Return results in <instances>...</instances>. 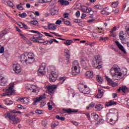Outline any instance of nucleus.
Listing matches in <instances>:
<instances>
[{"label": "nucleus", "instance_id": "1", "mask_svg": "<svg viewBox=\"0 0 129 129\" xmlns=\"http://www.w3.org/2000/svg\"><path fill=\"white\" fill-rule=\"evenodd\" d=\"M110 74L114 80H120L127 74V70L126 68L121 69L118 67H112L110 70Z\"/></svg>", "mask_w": 129, "mask_h": 129}, {"label": "nucleus", "instance_id": "2", "mask_svg": "<svg viewBox=\"0 0 129 129\" xmlns=\"http://www.w3.org/2000/svg\"><path fill=\"white\" fill-rule=\"evenodd\" d=\"M116 113H117V110L115 109H111L110 110L109 113L107 114V121L109 122L111 124H114L115 121L117 120V116H116Z\"/></svg>", "mask_w": 129, "mask_h": 129}, {"label": "nucleus", "instance_id": "3", "mask_svg": "<svg viewBox=\"0 0 129 129\" xmlns=\"http://www.w3.org/2000/svg\"><path fill=\"white\" fill-rule=\"evenodd\" d=\"M14 87H15L14 83L9 84L5 89H3L4 93L1 94V96H12V95H14L15 93Z\"/></svg>", "mask_w": 129, "mask_h": 129}, {"label": "nucleus", "instance_id": "4", "mask_svg": "<svg viewBox=\"0 0 129 129\" xmlns=\"http://www.w3.org/2000/svg\"><path fill=\"white\" fill-rule=\"evenodd\" d=\"M72 75L75 76L78 75L80 73V64L77 60H74L73 62V67L72 68Z\"/></svg>", "mask_w": 129, "mask_h": 129}, {"label": "nucleus", "instance_id": "5", "mask_svg": "<svg viewBox=\"0 0 129 129\" xmlns=\"http://www.w3.org/2000/svg\"><path fill=\"white\" fill-rule=\"evenodd\" d=\"M101 62V59H100L99 55H96L93 59L92 64L94 68H96L97 69H100V68L102 67V66L100 64Z\"/></svg>", "mask_w": 129, "mask_h": 129}, {"label": "nucleus", "instance_id": "6", "mask_svg": "<svg viewBox=\"0 0 129 129\" xmlns=\"http://www.w3.org/2000/svg\"><path fill=\"white\" fill-rule=\"evenodd\" d=\"M4 116H5L6 118L9 117V118L11 120V121H13L12 123L14 124L18 123L20 121L19 118L17 117L15 114H13L11 112H8L7 114H5Z\"/></svg>", "mask_w": 129, "mask_h": 129}, {"label": "nucleus", "instance_id": "7", "mask_svg": "<svg viewBox=\"0 0 129 129\" xmlns=\"http://www.w3.org/2000/svg\"><path fill=\"white\" fill-rule=\"evenodd\" d=\"M79 90L80 92L84 94H89V93H90V89L89 88L83 84H79Z\"/></svg>", "mask_w": 129, "mask_h": 129}, {"label": "nucleus", "instance_id": "8", "mask_svg": "<svg viewBox=\"0 0 129 129\" xmlns=\"http://www.w3.org/2000/svg\"><path fill=\"white\" fill-rule=\"evenodd\" d=\"M57 77L58 73L55 71H51L48 75L50 82H55Z\"/></svg>", "mask_w": 129, "mask_h": 129}, {"label": "nucleus", "instance_id": "9", "mask_svg": "<svg viewBox=\"0 0 129 129\" xmlns=\"http://www.w3.org/2000/svg\"><path fill=\"white\" fill-rule=\"evenodd\" d=\"M20 61L21 63H22V65L24 66H27V65H29V64H32V63H34V61H35V57H29V58H25L24 59H20Z\"/></svg>", "mask_w": 129, "mask_h": 129}, {"label": "nucleus", "instance_id": "10", "mask_svg": "<svg viewBox=\"0 0 129 129\" xmlns=\"http://www.w3.org/2000/svg\"><path fill=\"white\" fill-rule=\"evenodd\" d=\"M38 75H45L46 73V63H42L38 70Z\"/></svg>", "mask_w": 129, "mask_h": 129}, {"label": "nucleus", "instance_id": "11", "mask_svg": "<svg viewBox=\"0 0 129 129\" xmlns=\"http://www.w3.org/2000/svg\"><path fill=\"white\" fill-rule=\"evenodd\" d=\"M13 68L14 71L17 74L21 73L22 71V68L21 67V65L17 62L13 64Z\"/></svg>", "mask_w": 129, "mask_h": 129}, {"label": "nucleus", "instance_id": "12", "mask_svg": "<svg viewBox=\"0 0 129 129\" xmlns=\"http://www.w3.org/2000/svg\"><path fill=\"white\" fill-rule=\"evenodd\" d=\"M43 38V34L41 33H38L37 34L34 35L31 38V41L33 42H35V43H37L38 40L42 39Z\"/></svg>", "mask_w": 129, "mask_h": 129}, {"label": "nucleus", "instance_id": "13", "mask_svg": "<svg viewBox=\"0 0 129 129\" xmlns=\"http://www.w3.org/2000/svg\"><path fill=\"white\" fill-rule=\"evenodd\" d=\"M32 57H34V54L32 53H28L25 52L24 54H22L20 56V59H22V60H25V59L31 58Z\"/></svg>", "mask_w": 129, "mask_h": 129}, {"label": "nucleus", "instance_id": "14", "mask_svg": "<svg viewBox=\"0 0 129 129\" xmlns=\"http://www.w3.org/2000/svg\"><path fill=\"white\" fill-rule=\"evenodd\" d=\"M47 89L48 91V93L50 94V95H53L54 94V90L58 87L57 86H55V85H51V86H48L47 87Z\"/></svg>", "mask_w": 129, "mask_h": 129}, {"label": "nucleus", "instance_id": "15", "mask_svg": "<svg viewBox=\"0 0 129 129\" xmlns=\"http://www.w3.org/2000/svg\"><path fill=\"white\" fill-rule=\"evenodd\" d=\"M115 44L117 46L118 48H119V50L122 51L124 53V54H126V51H125V49H124V47H123V46L118 42V41H115Z\"/></svg>", "mask_w": 129, "mask_h": 129}, {"label": "nucleus", "instance_id": "16", "mask_svg": "<svg viewBox=\"0 0 129 129\" xmlns=\"http://www.w3.org/2000/svg\"><path fill=\"white\" fill-rule=\"evenodd\" d=\"M81 11L83 12V13H90L92 12V9L90 7H87L86 6H83L81 8Z\"/></svg>", "mask_w": 129, "mask_h": 129}, {"label": "nucleus", "instance_id": "17", "mask_svg": "<svg viewBox=\"0 0 129 129\" xmlns=\"http://www.w3.org/2000/svg\"><path fill=\"white\" fill-rule=\"evenodd\" d=\"M46 99V96L44 95H40L39 97H36L34 98V104L37 103V102H40L41 100H45Z\"/></svg>", "mask_w": 129, "mask_h": 129}, {"label": "nucleus", "instance_id": "18", "mask_svg": "<svg viewBox=\"0 0 129 129\" xmlns=\"http://www.w3.org/2000/svg\"><path fill=\"white\" fill-rule=\"evenodd\" d=\"M3 74L0 73V85L5 86L7 84V79L2 76Z\"/></svg>", "mask_w": 129, "mask_h": 129}, {"label": "nucleus", "instance_id": "19", "mask_svg": "<svg viewBox=\"0 0 129 129\" xmlns=\"http://www.w3.org/2000/svg\"><path fill=\"white\" fill-rule=\"evenodd\" d=\"M62 110H63V111H65V112H66L67 113H72L74 112H78V109H72L71 108H69V109L63 108Z\"/></svg>", "mask_w": 129, "mask_h": 129}, {"label": "nucleus", "instance_id": "20", "mask_svg": "<svg viewBox=\"0 0 129 129\" xmlns=\"http://www.w3.org/2000/svg\"><path fill=\"white\" fill-rule=\"evenodd\" d=\"M106 79L110 85H112L113 87H115V86H117V83H114V82H113L112 80H111V79L107 77V76H106Z\"/></svg>", "mask_w": 129, "mask_h": 129}, {"label": "nucleus", "instance_id": "21", "mask_svg": "<svg viewBox=\"0 0 129 129\" xmlns=\"http://www.w3.org/2000/svg\"><path fill=\"white\" fill-rule=\"evenodd\" d=\"M47 29L48 30H52L53 31L56 30L57 29V26L55 25V24L53 23H49L48 24Z\"/></svg>", "mask_w": 129, "mask_h": 129}, {"label": "nucleus", "instance_id": "22", "mask_svg": "<svg viewBox=\"0 0 129 129\" xmlns=\"http://www.w3.org/2000/svg\"><path fill=\"white\" fill-rule=\"evenodd\" d=\"M21 102H23L24 104H29L30 103V99L29 98H27L26 97L20 98Z\"/></svg>", "mask_w": 129, "mask_h": 129}, {"label": "nucleus", "instance_id": "23", "mask_svg": "<svg viewBox=\"0 0 129 129\" xmlns=\"http://www.w3.org/2000/svg\"><path fill=\"white\" fill-rule=\"evenodd\" d=\"M126 37V34H124L123 31H121L119 33V38L121 41H123L125 37Z\"/></svg>", "mask_w": 129, "mask_h": 129}, {"label": "nucleus", "instance_id": "24", "mask_svg": "<svg viewBox=\"0 0 129 129\" xmlns=\"http://www.w3.org/2000/svg\"><path fill=\"white\" fill-rule=\"evenodd\" d=\"M121 91L123 93H125L126 92H127L128 91V88L126 86H123L121 87H119L118 89V92H119V91Z\"/></svg>", "mask_w": 129, "mask_h": 129}, {"label": "nucleus", "instance_id": "25", "mask_svg": "<svg viewBox=\"0 0 129 129\" xmlns=\"http://www.w3.org/2000/svg\"><path fill=\"white\" fill-rule=\"evenodd\" d=\"M50 13L52 16L57 15V14H58V10L57 9V7H54L53 8L51 9L50 10Z\"/></svg>", "mask_w": 129, "mask_h": 129}, {"label": "nucleus", "instance_id": "26", "mask_svg": "<svg viewBox=\"0 0 129 129\" xmlns=\"http://www.w3.org/2000/svg\"><path fill=\"white\" fill-rule=\"evenodd\" d=\"M85 76L89 77V78H93V72L88 71L85 74Z\"/></svg>", "mask_w": 129, "mask_h": 129}, {"label": "nucleus", "instance_id": "27", "mask_svg": "<svg viewBox=\"0 0 129 129\" xmlns=\"http://www.w3.org/2000/svg\"><path fill=\"white\" fill-rule=\"evenodd\" d=\"M103 94H104L103 90H99L98 93L96 96L97 98H101L103 96Z\"/></svg>", "mask_w": 129, "mask_h": 129}, {"label": "nucleus", "instance_id": "28", "mask_svg": "<svg viewBox=\"0 0 129 129\" xmlns=\"http://www.w3.org/2000/svg\"><path fill=\"white\" fill-rule=\"evenodd\" d=\"M58 3H59L61 6H68V5L70 4L68 1L64 0H58Z\"/></svg>", "mask_w": 129, "mask_h": 129}, {"label": "nucleus", "instance_id": "29", "mask_svg": "<svg viewBox=\"0 0 129 129\" xmlns=\"http://www.w3.org/2000/svg\"><path fill=\"white\" fill-rule=\"evenodd\" d=\"M35 87V86L32 85L31 84H27L25 85V88L27 90H29V91H32L33 88Z\"/></svg>", "mask_w": 129, "mask_h": 129}, {"label": "nucleus", "instance_id": "30", "mask_svg": "<svg viewBox=\"0 0 129 129\" xmlns=\"http://www.w3.org/2000/svg\"><path fill=\"white\" fill-rule=\"evenodd\" d=\"M116 104V102H114L112 100H110L109 102H106V106H111V105H114Z\"/></svg>", "mask_w": 129, "mask_h": 129}, {"label": "nucleus", "instance_id": "31", "mask_svg": "<svg viewBox=\"0 0 129 129\" xmlns=\"http://www.w3.org/2000/svg\"><path fill=\"white\" fill-rule=\"evenodd\" d=\"M103 107H104L103 105L101 104H99L96 105V106H95V108L98 111H100V110H101V109H102L103 108Z\"/></svg>", "mask_w": 129, "mask_h": 129}, {"label": "nucleus", "instance_id": "32", "mask_svg": "<svg viewBox=\"0 0 129 129\" xmlns=\"http://www.w3.org/2000/svg\"><path fill=\"white\" fill-rule=\"evenodd\" d=\"M64 54L67 59H68V60H69L70 58V54L69 53V50H68V49L66 48L64 49Z\"/></svg>", "mask_w": 129, "mask_h": 129}, {"label": "nucleus", "instance_id": "33", "mask_svg": "<svg viewBox=\"0 0 129 129\" xmlns=\"http://www.w3.org/2000/svg\"><path fill=\"white\" fill-rule=\"evenodd\" d=\"M82 66H83V68L84 69H87V63L86 62V61L84 60V59H82L81 61Z\"/></svg>", "mask_w": 129, "mask_h": 129}, {"label": "nucleus", "instance_id": "34", "mask_svg": "<svg viewBox=\"0 0 129 129\" xmlns=\"http://www.w3.org/2000/svg\"><path fill=\"white\" fill-rule=\"evenodd\" d=\"M91 116H93V117L94 118V119H95V120H98L99 116H98V115L97 114H96V113H92L91 114Z\"/></svg>", "mask_w": 129, "mask_h": 129}, {"label": "nucleus", "instance_id": "35", "mask_svg": "<svg viewBox=\"0 0 129 129\" xmlns=\"http://www.w3.org/2000/svg\"><path fill=\"white\" fill-rule=\"evenodd\" d=\"M73 43V41L72 40L68 39L66 40V41L64 42V44H65V45H68V46H70V45H71V44Z\"/></svg>", "mask_w": 129, "mask_h": 129}, {"label": "nucleus", "instance_id": "36", "mask_svg": "<svg viewBox=\"0 0 129 129\" xmlns=\"http://www.w3.org/2000/svg\"><path fill=\"white\" fill-rule=\"evenodd\" d=\"M96 79L99 83H102V81H103V79L100 75L97 76Z\"/></svg>", "mask_w": 129, "mask_h": 129}, {"label": "nucleus", "instance_id": "37", "mask_svg": "<svg viewBox=\"0 0 129 129\" xmlns=\"http://www.w3.org/2000/svg\"><path fill=\"white\" fill-rule=\"evenodd\" d=\"M94 106H95V103L91 102L89 104L88 106L86 107V109H89V108H92V107H94Z\"/></svg>", "mask_w": 129, "mask_h": 129}, {"label": "nucleus", "instance_id": "38", "mask_svg": "<svg viewBox=\"0 0 129 129\" xmlns=\"http://www.w3.org/2000/svg\"><path fill=\"white\" fill-rule=\"evenodd\" d=\"M102 8H103V6L101 5H97L94 6V9H95V10H101Z\"/></svg>", "mask_w": 129, "mask_h": 129}, {"label": "nucleus", "instance_id": "39", "mask_svg": "<svg viewBox=\"0 0 129 129\" xmlns=\"http://www.w3.org/2000/svg\"><path fill=\"white\" fill-rule=\"evenodd\" d=\"M19 25V27H20V28H24V29H28V26H27L26 24L20 22Z\"/></svg>", "mask_w": 129, "mask_h": 129}, {"label": "nucleus", "instance_id": "40", "mask_svg": "<svg viewBox=\"0 0 129 129\" xmlns=\"http://www.w3.org/2000/svg\"><path fill=\"white\" fill-rule=\"evenodd\" d=\"M57 125H59V122L55 121L54 123H53L51 125L52 128H55Z\"/></svg>", "mask_w": 129, "mask_h": 129}, {"label": "nucleus", "instance_id": "41", "mask_svg": "<svg viewBox=\"0 0 129 129\" xmlns=\"http://www.w3.org/2000/svg\"><path fill=\"white\" fill-rule=\"evenodd\" d=\"M55 118H57V119H59V120H62V121H64V120H65V117H60V116L58 115L55 116Z\"/></svg>", "mask_w": 129, "mask_h": 129}, {"label": "nucleus", "instance_id": "42", "mask_svg": "<svg viewBox=\"0 0 129 129\" xmlns=\"http://www.w3.org/2000/svg\"><path fill=\"white\" fill-rule=\"evenodd\" d=\"M101 14H102V15H107V16H108V15H109V12L105 11L104 9H103L101 11Z\"/></svg>", "mask_w": 129, "mask_h": 129}, {"label": "nucleus", "instance_id": "43", "mask_svg": "<svg viewBox=\"0 0 129 129\" xmlns=\"http://www.w3.org/2000/svg\"><path fill=\"white\" fill-rule=\"evenodd\" d=\"M111 6H112V8H116V7L118 6V2H113L112 3Z\"/></svg>", "mask_w": 129, "mask_h": 129}, {"label": "nucleus", "instance_id": "44", "mask_svg": "<svg viewBox=\"0 0 129 129\" xmlns=\"http://www.w3.org/2000/svg\"><path fill=\"white\" fill-rule=\"evenodd\" d=\"M66 79H65V77H62L60 78L59 80H60V82H59V84H62V83L65 81Z\"/></svg>", "mask_w": 129, "mask_h": 129}, {"label": "nucleus", "instance_id": "45", "mask_svg": "<svg viewBox=\"0 0 129 129\" xmlns=\"http://www.w3.org/2000/svg\"><path fill=\"white\" fill-rule=\"evenodd\" d=\"M108 40V37H101L100 38V41H104V42H106Z\"/></svg>", "mask_w": 129, "mask_h": 129}, {"label": "nucleus", "instance_id": "46", "mask_svg": "<svg viewBox=\"0 0 129 129\" xmlns=\"http://www.w3.org/2000/svg\"><path fill=\"white\" fill-rule=\"evenodd\" d=\"M36 113L37 114H43V110L40 109H37L35 111Z\"/></svg>", "mask_w": 129, "mask_h": 129}, {"label": "nucleus", "instance_id": "47", "mask_svg": "<svg viewBox=\"0 0 129 129\" xmlns=\"http://www.w3.org/2000/svg\"><path fill=\"white\" fill-rule=\"evenodd\" d=\"M17 8L18 10H20V11H23V10H24V7H23V6L21 5H18L17 6Z\"/></svg>", "mask_w": 129, "mask_h": 129}, {"label": "nucleus", "instance_id": "48", "mask_svg": "<svg viewBox=\"0 0 129 129\" xmlns=\"http://www.w3.org/2000/svg\"><path fill=\"white\" fill-rule=\"evenodd\" d=\"M7 4L10 7V8H14V4L11 1H8Z\"/></svg>", "mask_w": 129, "mask_h": 129}, {"label": "nucleus", "instance_id": "49", "mask_svg": "<svg viewBox=\"0 0 129 129\" xmlns=\"http://www.w3.org/2000/svg\"><path fill=\"white\" fill-rule=\"evenodd\" d=\"M30 23L32 24V25H37L38 24V21H36V20H32L30 22Z\"/></svg>", "mask_w": 129, "mask_h": 129}, {"label": "nucleus", "instance_id": "50", "mask_svg": "<svg viewBox=\"0 0 129 129\" xmlns=\"http://www.w3.org/2000/svg\"><path fill=\"white\" fill-rule=\"evenodd\" d=\"M27 17V14L25 12H24L20 15V18H26Z\"/></svg>", "mask_w": 129, "mask_h": 129}, {"label": "nucleus", "instance_id": "51", "mask_svg": "<svg viewBox=\"0 0 129 129\" xmlns=\"http://www.w3.org/2000/svg\"><path fill=\"white\" fill-rule=\"evenodd\" d=\"M5 52V47L4 46H1L0 48V53L3 54Z\"/></svg>", "mask_w": 129, "mask_h": 129}, {"label": "nucleus", "instance_id": "52", "mask_svg": "<svg viewBox=\"0 0 129 129\" xmlns=\"http://www.w3.org/2000/svg\"><path fill=\"white\" fill-rule=\"evenodd\" d=\"M116 31V27H114L113 29H112V30L111 31H110V34H113V33H114V32H115Z\"/></svg>", "mask_w": 129, "mask_h": 129}, {"label": "nucleus", "instance_id": "53", "mask_svg": "<svg viewBox=\"0 0 129 129\" xmlns=\"http://www.w3.org/2000/svg\"><path fill=\"white\" fill-rule=\"evenodd\" d=\"M20 36L21 37V38H22V39H23V40H25V41H26L27 37H26V36H25V35H24V34H23L22 33H20Z\"/></svg>", "mask_w": 129, "mask_h": 129}, {"label": "nucleus", "instance_id": "54", "mask_svg": "<svg viewBox=\"0 0 129 129\" xmlns=\"http://www.w3.org/2000/svg\"><path fill=\"white\" fill-rule=\"evenodd\" d=\"M84 114H85L89 120H90L91 118H90V114L89 113H85Z\"/></svg>", "mask_w": 129, "mask_h": 129}, {"label": "nucleus", "instance_id": "55", "mask_svg": "<svg viewBox=\"0 0 129 129\" xmlns=\"http://www.w3.org/2000/svg\"><path fill=\"white\" fill-rule=\"evenodd\" d=\"M47 105L48 106V109H49V110H52V109H53V106L50 105V103L48 102L47 103Z\"/></svg>", "mask_w": 129, "mask_h": 129}, {"label": "nucleus", "instance_id": "56", "mask_svg": "<svg viewBox=\"0 0 129 129\" xmlns=\"http://www.w3.org/2000/svg\"><path fill=\"white\" fill-rule=\"evenodd\" d=\"M56 25H61L62 24V21L60 20H57L55 22Z\"/></svg>", "mask_w": 129, "mask_h": 129}, {"label": "nucleus", "instance_id": "57", "mask_svg": "<svg viewBox=\"0 0 129 129\" xmlns=\"http://www.w3.org/2000/svg\"><path fill=\"white\" fill-rule=\"evenodd\" d=\"M76 16L77 18H79V17H80V11H77V12L76 13Z\"/></svg>", "mask_w": 129, "mask_h": 129}, {"label": "nucleus", "instance_id": "58", "mask_svg": "<svg viewBox=\"0 0 129 129\" xmlns=\"http://www.w3.org/2000/svg\"><path fill=\"white\" fill-rule=\"evenodd\" d=\"M64 24H65V25H67V26H69V25L71 24V22L68 20H66L64 21Z\"/></svg>", "mask_w": 129, "mask_h": 129}, {"label": "nucleus", "instance_id": "59", "mask_svg": "<svg viewBox=\"0 0 129 129\" xmlns=\"http://www.w3.org/2000/svg\"><path fill=\"white\" fill-rule=\"evenodd\" d=\"M125 30L127 35H129V26L125 27Z\"/></svg>", "mask_w": 129, "mask_h": 129}, {"label": "nucleus", "instance_id": "60", "mask_svg": "<svg viewBox=\"0 0 129 129\" xmlns=\"http://www.w3.org/2000/svg\"><path fill=\"white\" fill-rule=\"evenodd\" d=\"M46 105V102H42L41 103L40 106L41 107H44Z\"/></svg>", "mask_w": 129, "mask_h": 129}, {"label": "nucleus", "instance_id": "61", "mask_svg": "<svg viewBox=\"0 0 129 129\" xmlns=\"http://www.w3.org/2000/svg\"><path fill=\"white\" fill-rule=\"evenodd\" d=\"M44 39H42V38H40L39 40H38L37 43H44Z\"/></svg>", "mask_w": 129, "mask_h": 129}, {"label": "nucleus", "instance_id": "62", "mask_svg": "<svg viewBox=\"0 0 129 129\" xmlns=\"http://www.w3.org/2000/svg\"><path fill=\"white\" fill-rule=\"evenodd\" d=\"M13 103V101H9V103H6V104H7V105H11Z\"/></svg>", "mask_w": 129, "mask_h": 129}, {"label": "nucleus", "instance_id": "63", "mask_svg": "<svg viewBox=\"0 0 129 129\" xmlns=\"http://www.w3.org/2000/svg\"><path fill=\"white\" fill-rule=\"evenodd\" d=\"M68 16H69V14L68 13H64L63 14V17L65 19H66V18H68Z\"/></svg>", "mask_w": 129, "mask_h": 129}, {"label": "nucleus", "instance_id": "64", "mask_svg": "<svg viewBox=\"0 0 129 129\" xmlns=\"http://www.w3.org/2000/svg\"><path fill=\"white\" fill-rule=\"evenodd\" d=\"M116 96H117V94H116V93L112 94L113 98H115L116 97Z\"/></svg>", "mask_w": 129, "mask_h": 129}]
</instances>
